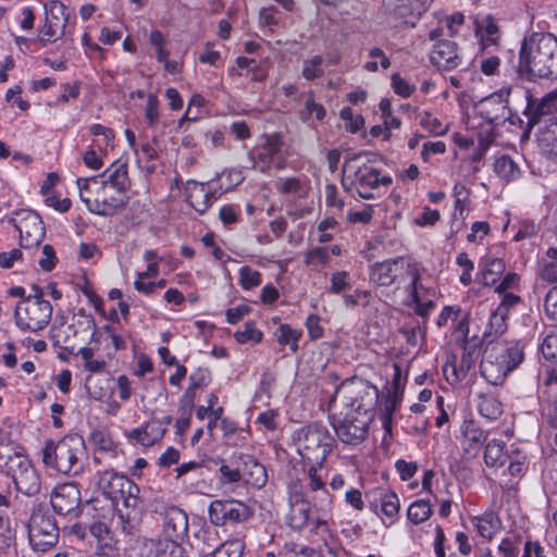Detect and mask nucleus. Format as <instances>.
<instances>
[{"label":"nucleus","mask_w":557,"mask_h":557,"mask_svg":"<svg viewBox=\"0 0 557 557\" xmlns=\"http://www.w3.org/2000/svg\"><path fill=\"white\" fill-rule=\"evenodd\" d=\"M480 371L482 376L492 385H499L503 383L509 371V366L500 364L499 362L487 358L484 355L480 363Z\"/></svg>","instance_id":"obj_24"},{"label":"nucleus","mask_w":557,"mask_h":557,"mask_svg":"<svg viewBox=\"0 0 557 557\" xmlns=\"http://www.w3.org/2000/svg\"><path fill=\"white\" fill-rule=\"evenodd\" d=\"M306 327L311 339H318L323 336V327L320 325L318 315L310 314L306 320Z\"/></svg>","instance_id":"obj_61"},{"label":"nucleus","mask_w":557,"mask_h":557,"mask_svg":"<svg viewBox=\"0 0 557 557\" xmlns=\"http://www.w3.org/2000/svg\"><path fill=\"white\" fill-rule=\"evenodd\" d=\"M392 85L395 92L401 97H409L414 90V86L409 85L399 74H393Z\"/></svg>","instance_id":"obj_54"},{"label":"nucleus","mask_w":557,"mask_h":557,"mask_svg":"<svg viewBox=\"0 0 557 557\" xmlns=\"http://www.w3.org/2000/svg\"><path fill=\"white\" fill-rule=\"evenodd\" d=\"M395 468L404 481L410 480L418 469L414 462H407L403 459L396 461Z\"/></svg>","instance_id":"obj_62"},{"label":"nucleus","mask_w":557,"mask_h":557,"mask_svg":"<svg viewBox=\"0 0 557 557\" xmlns=\"http://www.w3.org/2000/svg\"><path fill=\"white\" fill-rule=\"evenodd\" d=\"M164 433L165 428L161 421L150 420L141 428L132 430L128 436L134 438L138 444L149 447L160 441Z\"/></svg>","instance_id":"obj_20"},{"label":"nucleus","mask_w":557,"mask_h":557,"mask_svg":"<svg viewBox=\"0 0 557 557\" xmlns=\"http://www.w3.org/2000/svg\"><path fill=\"white\" fill-rule=\"evenodd\" d=\"M480 412L488 419H494L502 413V407L495 399H484L480 404Z\"/></svg>","instance_id":"obj_58"},{"label":"nucleus","mask_w":557,"mask_h":557,"mask_svg":"<svg viewBox=\"0 0 557 557\" xmlns=\"http://www.w3.org/2000/svg\"><path fill=\"white\" fill-rule=\"evenodd\" d=\"M463 445L467 451H476L480 446L486 442L487 433L483 431L474 421H465L461 428Z\"/></svg>","instance_id":"obj_25"},{"label":"nucleus","mask_w":557,"mask_h":557,"mask_svg":"<svg viewBox=\"0 0 557 557\" xmlns=\"http://www.w3.org/2000/svg\"><path fill=\"white\" fill-rule=\"evenodd\" d=\"M495 172L505 180L516 178L520 171L513 160L508 156H502L495 161Z\"/></svg>","instance_id":"obj_38"},{"label":"nucleus","mask_w":557,"mask_h":557,"mask_svg":"<svg viewBox=\"0 0 557 557\" xmlns=\"http://www.w3.org/2000/svg\"><path fill=\"white\" fill-rule=\"evenodd\" d=\"M10 222L20 233V244L24 249L38 247L45 237V226L40 216L32 210H20Z\"/></svg>","instance_id":"obj_13"},{"label":"nucleus","mask_w":557,"mask_h":557,"mask_svg":"<svg viewBox=\"0 0 557 557\" xmlns=\"http://www.w3.org/2000/svg\"><path fill=\"white\" fill-rule=\"evenodd\" d=\"M540 348L545 359L557 361V333L548 334L543 339Z\"/></svg>","instance_id":"obj_47"},{"label":"nucleus","mask_w":557,"mask_h":557,"mask_svg":"<svg viewBox=\"0 0 557 557\" xmlns=\"http://www.w3.org/2000/svg\"><path fill=\"white\" fill-rule=\"evenodd\" d=\"M515 97L525 100L523 114L527 116L530 127L541 123L546 125L557 122V116H553L554 111H557V90L542 98H536L529 90L517 87L515 88Z\"/></svg>","instance_id":"obj_10"},{"label":"nucleus","mask_w":557,"mask_h":557,"mask_svg":"<svg viewBox=\"0 0 557 557\" xmlns=\"http://www.w3.org/2000/svg\"><path fill=\"white\" fill-rule=\"evenodd\" d=\"M510 457L504 453L502 442L493 440L487 443L484 451V461L487 467H502Z\"/></svg>","instance_id":"obj_31"},{"label":"nucleus","mask_w":557,"mask_h":557,"mask_svg":"<svg viewBox=\"0 0 557 557\" xmlns=\"http://www.w3.org/2000/svg\"><path fill=\"white\" fill-rule=\"evenodd\" d=\"M99 178L106 185L112 186V188L124 195H126L131 187L126 163L112 164Z\"/></svg>","instance_id":"obj_21"},{"label":"nucleus","mask_w":557,"mask_h":557,"mask_svg":"<svg viewBox=\"0 0 557 557\" xmlns=\"http://www.w3.org/2000/svg\"><path fill=\"white\" fill-rule=\"evenodd\" d=\"M431 61L442 70L449 71L456 69L460 63L456 42L449 40L438 41L432 50Z\"/></svg>","instance_id":"obj_18"},{"label":"nucleus","mask_w":557,"mask_h":557,"mask_svg":"<svg viewBox=\"0 0 557 557\" xmlns=\"http://www.w3.org/2000/svg\"><path fill=\"white\" fill-rule=\"evenodd\" d=\"M51 339L54 346L65 349L70 354L75 352L78 342L72 322L61 323L60 325L52 327Z\"/></svg>","instance_id":"obj_23"},{"label":"nucleus","mask_w":557,"mask_h":557,"mask_svg":"<svg viewBox=\"0 0 557 557\" xmlns=\"http://www.w3.org/2000/svg\"><path fill=\"white\" fill-rule=\"evenodd\" d=\"M71 322L75 330L78 342L82 343L88 337L90 339L95 338L97 325L91 314H86L83 310H79L78 313L73 315Z\"/></svg>","instance_id":"obj_26"},{"label":"nucleus","mask_w":557,"mask_h":557,"mask_svg":"<svg viewBox=\"0 0 557 557\" xmlns=\"http://www.w3.org/2000/svg\"><path fill=\"white\" fill-rule=\"evenodd\" d=\"M431 515L432 506L429 500L424 499L413 502L407 511L408 519L414 524L424 522Z\"/></svg>","instance_id":"obj_34"},{"label":"nucleus","mask_w":557,"mask_h":557,"mask_svg":"<svg viewBox=\"0 0 557 557\" xmlns=\"http://www.w3.org/2000/svg\"><path fill=\"white\" fill-rule=\"evenodd\" d=\"M351 184L360 188L375 189L380 186V172L371 166H360L355 171Z\"/></svg>","instance_id":"obj_27"},{"label":"nucleus","mask_w":557,"mask_h":557,"mask_svg":"<svg viewBox=\"0 0 557 557\" xmlns=\"http://www.w3.org/2000/svg\"><path fill=\"white\" fill-rule=\"evenodd\" d=\"M98 487L102 495L110 499L112 504L119 507L120 502L126 509L138 506L139 500L136 494L138 486L127 476L115 473L114 471H103L99 474Z\"/></svg>","instance_id":"obj_9"},{"label":"nucleus","mask_w":557,"mask_h":557,"mask_svg":"<svg viewBox=\"0 0 557 557\" xmlns=\"http://www.w3.org/2000/svg\"><path fill=\"white\" fill-rule=\"evenodd\" d=\"M81 491L75 483L57 485L50 497L52 508L62 516L74 515L77 517L81 513Z\"/></svg>","instance_id":"obj_16"},{"label":"nucleus","mask_w":557,"mask_h":557,"mask_svg":"<svg viewBox=\"0 0 557 557\" xmlns=\"http://www.w3.org/2000/svg\"><path fill=\"white\" fill-rule=\"evenodd\" d=\"M518 71L530 78L557 79V38L550 34L522 44Z\"/></svg>","instance_id":"obj_1"},{"label":"nucleus","mask_w":557,"mask_h":557,"mask_svg":"<svg viewBox=\"0 0 557 557\" xmlns=\"http://www.w3.org/2000/svg\"><path fill=\"white\" fill-rule=\"evenodd\" d=\"M81 199L91 213L112 216L126 207L128 196L102 183L99 176L77 178Z\"/></svg>","instance_id":"obj_3"},{"label":"nucleus","mask_w":557,"mask_h":557,"mask_svg":"<svg viewBox=\"0 0 557 557\" xmlns=\"http://www.w3.org/2000/svg\"><path fill=\"white\" fill-rule=\"evenodd\" d=\"M282 145L283 141L278 134L267 136L265 141L262 145V152L260 153V159H271L281 150Z\"/></svg>","instance_id":"obj_43"},{"label":"nucleus","mask_w":557,"mask_h":557,"mask_svg":"<svg viewBox=\"0 0 557 557\" xmlns=\"http://www.w3.org/2000/svg\"><path fill=\"white\" fill-rule=\"evenodd\" d=\"M131 511L124 512L117 508L119 511V525L125 535L132 536L139 531L140 518L138 506L129 508Z\"/></svg>","instance_id":"obj_30"},{"label":"nucleus","mask_w":557,"mask_h":557,"mask_svg":"<svg viewBox=\"0 0 557 557\" xmlns=\"http://www.w3.org/2000/svg\"><path fill=\"white\" fill-rule=\"evenodd\" d=\"M158 103H159V101H158L157 96L153 94H149L148 98H147L145 116L150 126H152L159 120Z\"/></svg>","instance_id":"obj_56"},{"label":"nucleus","mask_w":557,"mask_h":557,"mask_svg":"<svg viewBox=\"0 0 557 557\" xmlns=\"http://www.w3.org/2000/svg\"><path fill=\"white\" fill-rule=\"evenodd\" d=\"M0 468L12 478L18 492L34 496L40 491V476L28 458L11 444L0 442Z\"/></svg>","instance_id":"obj_4"},{"label":"nucleus","mask_w":557,"mask_h":557,"mask_svg":"<svg viewBox=\"0 0 557 557\" xmlns=\"http://www.w3.org/2000/svg\"><path fill=\"white\" fill-rule=\"evenodd\" d=\"M370 421L371 417L367 410L363 412H350L334 429L343 443L357 445L366 440Z\"/></svg>","instance_id":"obj_15"},{"label":"nucleus","mask_w":557,"mask_h":557,"mask_svg":"<svg viewBox=\"0 0 557 557\" xmlns=\"http://www.w3.org/2000/svg\"><path fill=\"white\" fill-rule=\"evenodd\" d=\"M309 519V506L308 504L301 502L296 503L292 507V520L297 521L298 527L304 525Z\"/></svg>","instance_id":"obj_59"},{"label":"nucleus","mask_w":557,"mask_h":557,"mask_svg":"<svg viewBox=\"0 0 557 557\" xmlns=\"http://www.w3.org/2000/svg\"><path fill=\"white\" fill-rule=\"evenodd\" d=\"M198 539L201 542L199 554L203 557H212L221 544L219 543L216 532L203 531Z\"/></svg>","instance_id":"obj_40"},{"label":"nucleus","mask_w":557,"mask_h":557,"mask_svg":"<svg viewBox=\"0 0 557 557\" xmlns=\"http://www.w3.org/2000/svg\"><path fill=\"white\" fill-rule=\"evenodd\" d=\"M210 522L216 527L228 523L236 524L248 520L251 516L250 508L239 500H213L209 506Z\"/></svg>","instance_id":"obj_14"},{"label":"nucleus","mask_w":557,"mask_h":557,"mask_svg":"<svg viewBox=\"0 0 557 557\" xmlns=\"http://www.w3.org/2000/svg\"><path fill=\"white\" fill-rule=\"evenodd\" d=\"M187 199L189 205L200 214H203L212 205L213 193L210 191L206 184L189 181L186 187Z\"/></svg>","instance_id":"obj_19"},{"label":"nucleus","mask_w":557,"mask_h":557,"mask_svg":"<svg viewBox=\"0 0 557 557\" xmlns=\"http://www.w3.org/2000/svg\"><path fill=\"white\" fill-rule=\"evenodd\" d=\"M329 252L324 247H317L311 249L306 255V263L309 265L324 264L329 261Z\"/></svg>","instance_id":"obj_53"},{"label":"nucleus","mask_w":557,"mask_h":557,"mask_svg":"<svg viewBox=\"0 0 557 557\" xmlns=\"http://www.w3.org/2000/svg\"><path fill=\"white\" fill-rule=\"evenodd\" d=\"M237 459L239 462L244 463L246 467L250 468L249 471V482L255 486H263L267 482V472L264 467L259 463L252 456L250 455H238Z\"/></svg>","instance_id":"obj_29"},{"label":"nucleus","mask_w":557,"mask_h":557,"mask_svg":"<svg viewBox=\"0 0 557 557\" xmlns=\"http://www.w3.org/2000/svg\"><path fill=\"white\" fill-rule=\"evenodd\" d=\"M90 442L94 446H96L99 450L110 451L114 447L113 441L100 430H95L90 434Z\"/></svg>","instance_id":"obj_51"},{"label":"nucleus","mask_w":557,"mask_h":557,"mask_svg":"<svg viewBox=\"0 0 557 557\" xmlns=\"http://www.w3.org/2000/svg\"><path fill=\"white\" fill-rule=\"evenodd\" d=\"M420 125L436 135H443L446 132V128H441V122L436 117H433L429 112H424L421 115Z\"/></svg>","instance_id":"obj_55"},{"label":"nucleus","mask_w":557,"mask_h":557,"mask_svg":"<svg viewBox=\"0 0 557 557\" xmlns=\"http://www.w3.org/2000/svg\"><path fill=\"white\" fill-rule=\"evenodd\" d=\"M323 58L321 55H313L312 58L305 60L301 75L307 81H313L324 75L323 70Z\"/></svg>","instance_id":"obj_37"},{"label":"nucleus","mask_w":557,"mask_h":557,"mask_svg":"<svg viewBox=\"0 0 557 557\" xmlns=\"http://www.w3.org/2000/svg\"><path fill=\"white\" fill-rule=\"evenodd\" d=\"M27 529L30 545L35 550L46 552L59 540V528L54 519L40 509L33 511Z\"/></svg>","instance_id":"obj_11"},{"label":"nucleus","mask_w":557,"mask_h":557,"mask_svg":"<svg viewBox=\"0 0 557 557\" xmlns=\"http://www.w3.org/2000/svg\"><path fill=\"white\" fill-rule=\"evenodd\" d=\"M544 307L546 313L557 320V287L552 288L546 294Z\"/></svg>","instance_id":"obj_63"},{"label":"nucleus","mask_w":557,"mask_h":557,"mask_svg":"<svg viewBox=\"0 0 557 557\" xmlns=\"http://www.w3.org/2000/svg\"><path fill=\"white\" fill-rule=\"evenodd\" d=\"M42 257L39 259L38 264L44 271H52L58 262L54 248L47 244L42 247Z\"/></svg>","instance_id":"obj_50"},{"label":"nucleus","mask_w":557,"mask_h":557,"mask_svg":"<svg viewBox=\"0 0 557 557\" xmlns=\"http://www.w3.org/2000/svg\"><path fill=\"white\" fill-rule=\"evenodd\" d=\"M277 342L281 345H289L293 352L298 350V341L302 333L299 330L293 329L289 324H281L277 330Z\"/></svg>","instance_id":"obj_35"},{"label":"nucleus","mask_w":557,"mask_h":557,"mask_svg":"<svg viewBox=\"0 0 557 557\" xmlns=\"http://www.w3.org/2000/svg\"><path fill=\"white\" fill-rule=\"evenodd\" d=\"M240 284L244 289H251L261 284V274L249 267H243L239 271Z\"/></svg>","instance_id":"obj_45"},{"label":"nucleus","mask_w":557,"mask_h":557,"mask_svg":"<svg viewBox=\"0 0 557 557\" xmlns=\"http://www.w3.org/2000/svg\"><path fill=\"white\" fill-rule=\"evenodd\" d=\"M475 32H484V35L495 36L498 33V26L496 25L492 15L484 16L481 21L475 20Z\"/></svg>","instance_id":"obj_57"},{"label":"nucleus","mask_w":557,"mask_h":557,"mask_svg":"<svg viewBox=\"0 0 557 557\" xmlns=\"http://www.w3.org/2000/svg\"><path fill=\"white\" fill-rule=\"evenodd\" d=\"M481 342L474 337L471 341L466 339L463 345V355L460 361V372L465 376L467 372L475 364L480 357Z\"/></svg>","instance_id":"obj_28"},{"label":"nucleus","mask_w":557,"mask_h":557,"mask_svg":"<svg viewBox=\"0 0 557 557\" xmlns=\"http://www.w3.org/2000/svg\"><path fill=\"white\" fill-rule=\"evenodd\" d=\"M541 277L549 283L557 282V258L545 262L541 271Z\"/></svg>","instance_id":"obj_64"},{"label":"nucleus","mask_w":557,"mask_h":557,"mask_svg":"<svg viewBox=\"0 0 557 557\" xmlns=\"http://www.w3.org/2000/svg\"><path fill=\"white\" fill-rule=\"evenodd\" d=\"M220 481L222 484L238 483L242 480V473L238 469H231L226 465L220 467Z\"/></svg>","instance_id":"obj_60"},{"label":"nucleus","mask_w":557,"mask_h":557,"mask_svg":"<svg viewBox=\"0 0 557 557\" xmlns=\"http://www.w3.org/2000/svg\"><path fill=\"white\" fill-rule=\"evenodd\" d=\"M160 515L163 518L165 540H150L149 543L157 546L158 552L162 554L170 549L171 555L178 557V554L183 550L182 546L178 544V540L184 537L188 529L187 515L176 506L165 507Z\"/></svg>","instance_id":"obj_8"},{"label":"nucleus","mask_w":557,"mask_h":557,"mask_svg":"<svg viewBox=\"0 0 557 557\" xmlns=\"http://www.w3.org/2000/svg\"><path fill=\"white\" fill-rule=\"evenodd\" d=\"M515 97V88H503L482 99L478 106V112L488 124L503 125L511 117L509 98Z\"/></svg>","instance_id":"obj_12"},{"label":"nucleus","mask_w":557,"mask_h":557,"mask_svg":"<svg viewBox=\"0 0 557 557\" xmlns=\"http://www.w3.org/2000/svg\"><path fill=\"white\" fill-rule=\"evenodd\" d=\"M86 446L78 434H70L58 442L49 440L42 449V462L58 472L77 476L84 471Z\"/></svg>","instance_id":"obj_2"},{"label":"nucleus","mask_w":557,"mask_h":557,"mask_svg":"<svg viewBox=\"0 0 557 557\" xmlns=\"http://www.w3.org/2000/svg\"><path fill=\"white\" fill-rule=\"evenodd\" d=\"M280 554L283 557H320L314 548L294 541L286 542Z\"/></svg>","instance_id":"obj_36"},{"label":"nucleus","mask_w":557,"mask_h":557,"mask_svg":"<svg viewBox=\"0 0 557 557\" xmlns=\"http://www.w3.org/2000/svg\"><path fill=\"white\" fill-rule=\"evenodd\" d=\"M540 153L547 159L557 158V122L543 125L537 134Z\"/></svg>","instance_id":"obj_22"},{"label":"nucleus","mask_w":557,"mask_h":557,"mask_svg":"<svg viewBox=\"0 0 557 557\" xmlns=\"http://www.w3.org/2000/svg\"><path fill=\"white\" fill-rule=\"evenodd\" d=\"M347 277L348 273L345 271L333 273L331 276L330 292L333 294H339L350 288V283L347 281Z\"/></svg>","instance_id":"obj_52"},{"label":"nucleus","mask_w":557,"mask_h":557,"mask_svg":"<svg viewBox=\"0 0 557 557\" xmlns=\"http://www.w3.org/2000/svg\"><path fill=\"white\" fill-rule=\"evenodd\" d=\"M505 262L498 258L486 260L482 272V282L486 286L494 285L505 271Z\"/></svg>","instance_id":"obj_33"},{"label":"nucleus","mask_w":557,"mask_h":557,"mask_svg":"<svg viewBox=\"0 0 557 557\" xmlns=\"http://www.w3.org/2000/svg\"><path fill=\"white\" fill-rule=\"evenodd\" d=\"M507 315L503 312V309H495L494 312L491 314L490 322H488V331L485 332L484 336H499L505 333L507 330Z\"/></svg>","instance_id":"obj_39"},{"label":"nucleus","mask_w":557,"mask_h":557,"mask_svg":"<svg viewBox=\"0 0 557 557\" xmlns=\"http://www.w3.org/2000/svg\"><path fill=\"white\" fill-rule=\"evenodd\" d=\"M476 529L481 536L491 540L497 530V519L493 515L478 518Z\"/></svg>","instance_id":"obj_44"},{"label":"nucleus","mask_w":557,"mask_h":557,"mask_svg":"<svg viewBox=\"0 0 557 557\" xmlns=\"http://www.w3.org/2000/svg\"><path fill=\"white\" fill-rule=\"evenodd\" d=\"M314 114L317 120H322L325 116L324 108L317 103L312 96L308 97L305 101V108L300 111V119L302 121L309 120V117Z\"/></svg>","instance_id":"obj_46"},{"label":"nucleus","mask_w":557,"mask_h":557,"mask_svg":"<svg viewBox=\"0 0 557 557\" xmlns=\"http://www.w3.org/2000/svg\"><path fill=\"white\" fill-rule=\"evenodd\" d=\"M381 511L388 518H395L399 512V500L394 492L381 493Z\"/></svg>","instance_id":"obj_41"},{"label":"nucleus","mask_w":557,"mask_h":557,"mask_svg":"<svg viewBox=\"0 0 557 557\" xmlns=\"http://www.w3.org/2000/svg\"><path fill=\"white\" fill-rule=\"evenodd\" d=\"M297 451L306 465H323L333 444L325 426L309 424L296 432Z\"/></svg>","instance_id":"obj_6"},{"label":"nucleus","mask_w":557,"mask_h":557,"mask_svg":"<svg viewBox=\"0 0 557 557\" xmlns=\"http://www.w3.org/2000/svg\"><path fill=\"white\" fill-rule=\"evenodd\" d=\"M46 20L51 18L55 23L59 21H65L67 23V15L65 14V7L60 1H51L50 4L45 5Z\"/></svg>","instance_id":"obj_48"},{"label":"nucleus","mask_w":557,"mask_h":557,"mask_svg":"<svg viewBox=\"0 0 557 557\" xmlns=\"http://www.w3.org/2000/svg\"><path fill=\"white\" fill-rule=\"evenodd\" d=\"M487 358L504 366H509L512 371L523 360V350L519 343L496 342L490 344L484 351Z\"/></svg>","instance_id":"obj_17"},{"label":"nucleus","mask_w":557,"mask_h":557,"mask_svg":"<svg viewBox=\"0 0 557 557\" xmlns=\"http://www.w3.org/2000/svg\"><path fill=\"white\" fill-rule=\"evenodd\" d=\"M235 338L239 343H259L262 339V333L255 329L250 323H246L244 325V330H239L235 333Z\"/></svg>","instance_id":"obj_49"},{"label":"nucleus","mask_w":557,"mask_h":557,"mask_svg":"<svg viewBox=\"0 0 557 557\" xmlns=\"http://www.w3.org/2000/svg\"><path fill=\"white\" fill-rule=\"evenodd\" d=\"M34 290L35 295L21 300L14 311L15 324L23 332L41 331L51 320V304L42 299L44 292L38 286Z\"/></svg>","instance_id":"obj_5"},{"label":"nucleus","mask_w":557,"mask_h":557,"mask_svg":"<svg viewBox=\"0 0 557 557\" xmlns=\"http://www.w3.org/2000/svg\"><path fill=\"white\" fill-rule=\"evenodd\" d=\"M55 23L51 18H47L45 25L39 30V40L42 46L53 42L63 36L65 29V21Z\"/></svg>","instance_id":"obj_32"},{"label":"nucleus","mask_w":557,"mask_h":557,"mask_svg":"<svg viewBox=\"0 0 557 557\" xmlns=\"http://www.w3.org/2000/svg\"><path fill=\"white\" fill-rule=\"evenodd\" d=\"M409 278L408 290L416 297V283H419L418 268L403 257L376 262L371 268L370 280L380 286H391Z\"/></svg>","instance_id":"obj_7"},{"label":"nucleus","mask_w":557,"mask_h":557,"mask_svg":"<svg viewBox=\"0 0 557 557\" xmlns=\"http://www.w3.org/2000/svg\"><path fill=\"white\" fill-rule=\"evenodd\" d=\"M244 543L239 540L221 543L212 557H242Z\"/></svg>","instance_id":"obj_42"}]
</instances>
